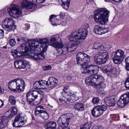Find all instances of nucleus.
<instances>
[{
    "label": "nucleus",
    "mask_w": 129,
    "mask_h": 129,
    "mask_svg": "<svg viewBox=\"0 0 129 129\" xmlns=\"http://www.w3.org/2000/svg\"><path fill=\"white\" fill-rule=\"evenodd\" d=\"M103 27L98 25H96L93 29V31L96 34L101 35L102 34Z\"/></svg>",
    "instance_id": "nucleus-30"
},
{
    "label": "nucleus",
    "mask_w": 129,
    "mask_h": 129,
    "mask_svg": "<svg viewBox=\"0 0 129 129\" xmlns=\"http://www.w3.org/2000/svg\"><path fill=\"white\" fill-rule=\"evenodd\" d=\"M49 45V41L46 38L40 39L35 38L33 39V59L40 61L44 58L43 53L46 51Z\"/></svg>",
    "instance_id": "nucleus-1"
},
{
    "label": "nucleus",
    "mask_w": 129,
    "mask_h": 129,
    "mask_svg": "<svg viewBox=\"0 0 129 129\" xmlns=\"http://www.w3.org/2000/svg\"><path fill=\"white\" fill-rule=\"evenodd\" d=\"M43 94L44 93L42 91H38L33 90V97H34V99L37 98L38 94H40L41 95V97L43 98Z\"/></svg>",
    "instance_id": "nucleus-33"
},
{
    "label": "nucleus",
    "mask_w": 129,
    "mask_h": 129,
    "mask_svg": "<svg viewBox=\"0 0 129 129\" xmlns=\"http://www.w3.org/2000/svg\"><path fill=\"white\" fill-rule=\"evenodd\" d=\"M113 1H114L116 2H120L123 0H112Z\"/></svg>",
    "instance_id": "nucleus-61"
},
{
    "label": "nucleus",
    "mask_w": 129,
    "mask_h": 129,
    "mask_svg": "<svg viewBox=\"0 0 129 129\" xmlns=\"http://www.w3.org/2000/svg\"><path fill=\"white\" fill-rule=\"evenodd\" d=\"M17 41H20V39L19 38H17Z\"/></svg>",
    "instance_id": "nucleus-63"
},
{
    "label": "nucleus",
    "mask_w": 129,
    "mask_h": 129,
    "mask_svg": "<svg viewBox=\"0 0 129 129\" xmlns=\"http://www.w3.org/2000/svg\"><path fill=\"white\" fill-rule=\"evenodd\" d=\"M8 119L4 115L0 118V129L3 128L8 122Z\"/></svg>",
    "instance_id": "nucleus-26"
},
{
    "label": "nucleus",
    "mask_w": 129,
    "mask_h": 129,
    "mask_svg": "<svg viewBox=\"0 0 129 129\" xmlns=\"http://www.w3.org/2000/svg\"><path fill=\"white\" fill-rule=\"evenodd\" d=\"M17 86L18 87L19 92L23 91L25 88V82L22 78H19L16 79Z\"/></svg>",
    "instance_id": "nucleus-19"
},
{
    "label": "nucleus",
    "mask_w": 129,
    "mask_h": 129,
    "mask_svg": "<svg viewBox=\"0 0 129 129\" xmlns=\"http://www.w3.org/2000/svg\"><path fill=\"white\" fill-rule=\"evenodd\" d=\"M73 43L71 45L69 48V49H71L70 51L71 52L74 51L77 48V47Z\"/></svg>",
    "instance_id": "nucleus-48"
},
{
    "label": "nucleus",
    "mask_w": 129,
    "mask_h": 129,
    "mask_svg": "<svg viewBox=\"0 0 129 129\" xmlns=\"http://www.w3.org/2000/svg\"><path fill=\"white\" fill-rule=\"evenodd\" d=\"M101 70L103 72H112L114 74L117 72L116 69L115 67L111 64L108 65L104 66L100 68Z\"/></svg>",
    "instance_id": "nucleus-16"
},
{
    "label": "nucleus",
    "mask_w": 129,
    "mask_h": 129,
    "mask_svg": "<svg viewBox=\"0 0 129 129\" xmlns=\"http://www.w3.org/2000/svg\"><path fill=\"white\" fill-rule=\"evenodd\" d=\"M16 79L11 80L9 82L8 84V88L11 90L13 91H17L19 92L17 86V83L16 82Z\"/></svg>",
    "instance_id": "nucleus-20"
},
{
    "label": "nucleus",
    "mask_w": 129,
    "mask_h": 129,
    "mask_svg": "<svg viewBox=\"0 0 129 129\" xmlns=\"http://www.w3.org/2000/svg\"><path fill=\"white\" fill-rule=\"evenodd\" d=\"M20 7L16 5H12L8 7L7 10L11 16L15 18H18L22 15Z\"/></svg>",
    "instance_id": "nucleus-9"
},
{
    "label": "nucleus",
    "mask_w": 129,
    "mask_h": 129,
    "mask_svg": "<svg viewBox=\"0 0 129 129\" xmlns=\"http://www.w3.org/2000/svg\"><path fill=\"white\" fill-rule=\"evenodd\" d=\"M77 63L83 68L90 61V57L84 53L79 52L76 55Z\"/></svg>",
    "instance_id": "nucleus-8"
},
{
    "label": "nucleus",
    "mask_w": 129,
    "mask_h": 129,
    "mask_svg": "<svg viewBox=\"0 0 129 129\" xmlns=\"http://www.w3.org/2000/svg\"><path fill=\"white\" fill-rule=\"evenodd\" d=\"M28 64L27 62L25 60L20 59L15 60L14 65L16 68L22 69L25 68Z\"/></svg>",
    "instance_id": "nucleus-15"
},
{
    "label": "nucleus",
    "mask_w": 129,
    "mask_h": 129,
    "mask_svg": "<svg viewBox=\"0 0 129 129\" xmlns=\"http://www.w3.org/2000/svg\"><path fill=\"white\" fill-rule=\"evenodd\" d=\"M103 31H102V34H105L107 33L108 31V28H105V27H103Z\"/></svg>",
    "instance_id": "nucleus-55"
},
{
    "label": "nucleus",
    "mask_w": 129,
    "mask_h": 129,
    "mask_svg": "<svg viewBox=\"0 0 129 129\" xmlns=\"http://www.w3.org/2000/svg\"><path fill=\"white\" fill-rule=\"evenodd\" d=\"M45 110L43 106H39L35 109V114L36 116H38L45 120H47L49 118V115Z\"/></svg>",
    "instance_id": "nucleus-11"
},
{
    "label": "nucleus",
    "mask_w": 129,
    "mask_h": 129,
    "mask_svg": "<svg viewBox=\"0 0 129 129\" xmlns=\"http://www.w3.org/2000/svg\"><path fill=\"white\" fill-rule=\"evenodd\" d=\"M91 124V123L90 122L86 123L81 126L80 128L82 129H90Z\"/></svg>",
    "instance_id": "nucleus-39"
},
{
    "label": "nucleus",
    "mask_w": 129,
    "mask_h": 129,
    "mask_svg": "<svg viewBox=\"0 0 129 129\" xmlns=\"http://www.w3.org/2000/svg\"><path fill=\"white\" fill-rule=\"evenodd\" d=\"M63 44L62 43L57 42L55 43L53 46V47L58 48H61L63 46Z\"/></svg>",
    "instance_id": "nucleus-42"
},
{
    "label": "nucleus",
    "mask_w": 129,
    "mask_h": 129,
    "mask_svg": "<svg viewBox=\"0 0 129 129\" xmlns=\"http://www.w3.org/2000/svg\"><path fill=\"white\" fill-rule=\"evenodd\" d=\"M105 102H106L107 105L109 107H113L116 104V101L115 98L109 99L108 98H105Z\"/></svg>",
    "instance_id": "nucleus-25"
},
{
    "label": "nucleus",
    "mask_w": 129,
    "mask_h": 129,
    "mask_svg": "<svg viewBox=\"0 0 129 129\" xmlns=\"http://www.w3.org/2000/svg\"><path fill=\"white\" fill-rule=\"evenodd\" d=\"M3 91L2 89V88L0 85V94H2L3 93Z\"/></svg>",
    "instance_id": "nucleus-62"
},
{
    "label": "nucleus",
    "mask_w": 129,
    "mask_h": 129,
    "mask_svg": "<svg viewBox=\"0 0 129 129\" xmlns=\"http://www.w3.org/2000/svg\"><path fill=\"white\" fill-rule=\"evenodd\" d=\"M27 100L28 104L32 105V91H31L27 93L26 94Z\"/></svg>",
    "instance_id": "nucleus-32"
},
{
    "label": "nucleus",
    "mask_w": 129,
    "mask_h": 129,
    "mask_svg": "<svg viewBox=\"0 0 129 129\" xmlns=\"http://www.w3.org/2000/svg\"><path fill=\"white\" fill-rule=\"evenodd\" d=\"M84 105L82 103H78L75 104L74 106V109L78 111H82L84 109Z\"/></svg>",
    "instance_id": "nucleus-29"
},
{
    "label": "nucleus",
    "mask_w": 129,
    "mask_h": 129,
    "mask_svg": "<svg viewBox=\"0 0 129 129\" xmlns=\"http://www.w3.org/2000/svg\"><path fill=\"white\" fill-rule=\"evenodd\" d=\"M4 105V101L0 99V108L2 107Z\"/></svg>",
    "instance_id": "nucleus-59"
},
{
    "label": "nucleus",
    "mask_w": 129,
    "mask_h": 129,
    "mask_svg": "<svg viewBox=\"0 0 129 129\" xmlns=\"http://www.w3.org/2000/svg\"><path fill=\"white\" fill-rule=\"evenodd\" d=\"M33 86L35 89H40L41 88L40 86V81H36L33 84Z\"/></svg>",
    "instance_id": "nucleus-38"
},
{
    "label": "nucleus",
    "mask_w": 129,
    "mask_h": 129,
    "mask_svg": "<svg viewBox=\"0 0 129 129\" xmlns=\"http://www.w3.org/2000/svg\"><path fill=\"white\" fill-rule=\"evenodd\" d=\"M65 99V101H63L66 103H68V102H75L77 101L79 99V98L75 95L73 93H69L68 96Z\"/></svg>",
    "instance_id": "nucleus-18"
},
{
    "label": "nucleus",
    "mask_w": 129,
    "mask_h": 129,
    "mask_svg": "<svg viewBox=\"0 0 129 129\" xmlns=\"http://www.w3.org/2000/svg\"><path fill=\"white\" fill-rule=\"evenodd\" d=\"M61 51L62 52V53L63 54H66L67 53L68 51L69 50V48L67 47L63 46L61 48Z\"/></svg>",
    "instance_id": "nucleus-43"
},
{
    "label": "nucleus",
    "mask_w": 129,
    "mask_h": 129,
    "mask_svg": "<svg viewBox=\"0 0 129 129\" xmlns=\"http://www.w3.org/2000/svg\"><path fill=\"white\" fill-rule=\"evenodd\" d=\"M21 6L23 8L26 10L31 9L32 8V4L26 0H24L22 2Z\"/></svg>",
    "instance_id": "nucleus-23"
},
{
    "label": "nucleus",
    "mask_w": 129,
    "mask_h": 129,
    "mask_svg": "<svg viewBox=\"0 0 129 129\" xmlns=\"http://www.w3.org/2000/svg\"><path fill=\"white\" fill-rule=\"evenodd\" d=\"M17 110L16 108L14 107L12 108H10L4 115L8 119L12 118L13 115L17 114Z\"/></svg>",
    "instance_id": "nucleus-17"
},
{
    "label": "nucleus",
    "mask_w": 129,
    "mask_h": 129,
    "mask_svg": "<svg viewBox=\"0 0 129 129\" xmlns=\"http://www.w3.org/2000/svg\"><path fill=\"white\" fill-rule=\"evenodd\" d=\"M88 25L86 23L83 25L79 29L73 31L69 36L68 39L69 41H73V43L77 47L81 46V41L85 39L88 33L87 28Z\"/></svg>",
    "instance_id": "nucleus-2"
},
{
    "label": "nucleus",
    "mask_w": 129,
    "mask_h": 129,
    "mask_svg": "<svg viewBox=\"0 0 129 129\" xmlns=\"http://www.w3.org/2000/svg\"><path fill=\"white\" fill-rule=\"evenodd\" d=\"M4 37V31L2 29L0 30V39H2Z\"/></svg>",
    "instance_id": "nucleus-53"
},
{
    "label": "nucleus",
    "mask_w": 129,
    "mask_h": 129,
    "mask_svg": "<svg viewBox=\"0 0 129 129\" xmlns=\"http://www.w3.org/2000/svg\"><path fill=\"white\" fill-rule=\"evenodd\" d=\"M114 53L113 60L114 63L118 64L121 62L125 58L123 51L120 49H117Z\"/></svg>",
    "instance_id": "nucleus-12"
},
{
    "label": "nucleus",
    "mask_w": 129,
    "mask_h": 129,
    "mask_svg": "<svg viewBox=\"0 0 129 129\" xmlns=\"http://www.w3.org/2000/svg\"><path fill=\"white\" fill-rule=\"evenodd\" d=\"M9 43L11 46H14L16 44V42L14 39H11L9 41Z\"/></svg>",
    "instance_id": "nucleus-46"
},
{
    "label": "nucleus",
    "mask_w": 129,
    "mask_h": 129,
    "mask_svg": "<svg viewBox=\"0 0 129 129\" xmlns=\"http://www.w3.org/2000/svg\"><path fill=\"white\" fill-rule=\"evenodd\" d=\"M124 85L126 88L129 89V77L127 79L124 83Z\"/></svg>",
    "instance_id": "nucleus-49"
},
{
    "label": "nucleus",
    "mask_w": 129,
    "mask_h": 129,
    "mask_svg": "<svg viewBox=\"0 0 129 129\" xmlns=\"http://www.w3.org/2000/svg\"><path fill=\"white\" fill-rule=\"evenodd\" d=\"M104 79L103 77L102 76L93 75L87 77L85 82V83L89 86L91 85L94 87L105 88L106 85L103 82Z\"/></svg>",
    "instance_id": "nucleus-6"
},
{
    "label": "nucleus",
    "mask_w": 129,
    "mask_h": 129,
    "mask_svg": "<svg viewBox=\"0 0 129 129\" xmlns=\"http://www.w3.org/2000/svg\"><path fill=\"white\" fill-rule=\"evenodd\" d=\"M69 87L68 85L64 87L63 89V91L61 92V96H60V98L59 100L60 102H62L63 101H65V99L68 96L69 94L68 93V91L67 90L69 89Z\"/></svg>",
    "instance_id": "nucleus-22"
},
{
    "label": "nucleus",
    "mask_w": 129,
    "mask_h": 129,
    "mask_svg": "<svg viewBox=\"0 0 129 129\" xmlns=\"http://www.w3.org/2000/svg\"><path fill=\"white\" fill-rule=\"evenodd\" d=\"M33 3L34 2H33V11L36 10L37 9V5L36 4H34Z\"/></svg>",
    "instance_id": "nucleus-56"
},
{
    "label": "nucleus",
    "mask_w": 129,
    "mask_h": 129,
    "mask_svg": "<svg viewBox=\"0 0 129 129\" xmlns=\"http://www.w3.org/2000/svg\"><path fill=\"white\" fill-rule=\"evenodd\" d=\"M117 104L118 106L120 108L123 107L127 104L124 101L123 99H122V98L121 97L118 101L117 102Z\"/></svg>",
    "instance_id": "nucleus-34"
},
{
    "label": "nucleus",
    "mask_w": 129,
    "mask_h": 129,
    "mask_svg": "<svg viewBox=\"0 0 129 129\" xmlns=\"http://www.w3.org/2000/svg\"><path fill=\"white\" fill-rule=\"evenodd\" d=\"M71 76H69L67 77L66 78V80L68 81H69L71 80Z\"/></svg>",
    "instance_id": "nucleus-60"
},
{
    "label": "nucleus",
    "mask_w": 129,
    "mask_h": 129,
    "mask_svg": "<svg viewBox=\"0 0 129 129\" xmlns=\"http://www.w3.org/2000/svg\"><path fill=\"white\" fill-rule=\"evenodd\" d=\"M121 97L127 104L129 103V92H126Z\"/></svg>",
    "instance_id": "nucleus-35"
},
{
    "label": "nucleus",
    "mask_w": 129,
    "mask_h": 129,
    "mask_svg": "<svg viewBox=\"0 0 129 129\" xmlns=\"http://www.w3.org/2000/svg\"><path fill=\"white\" fill-rule=\"evenodd\" d=\"M9 101L12 105H15L16 103V101L15 97L12 95L9 96Z\"/></svg>",
    "instance_id": "nucleus-37"
},
{
    "label": "nucleus",
    "mask_w": 129,
    "mask_h": 129,
    "mask_svg": "<svg viewBox=\"0 0 129 129\" xmlns=\"http://www.w3.org/2000/svg\"><path fill=\"white\" fill-rule=\"evenodd\" d=\"M92 48L99 51L93 57L94 62L98 65H101L105 63L109 58L108 53L105 51V48L99 43H95Z\"/></svg>",
    "instance_id": "nucleus-3"
},
{
    "label": "nucleus",
    "mask_w": 129,
    "mask_h": 129,
    "mask_svg": "<svg viewBox=\"0 0 129 129\" xmlns=\"http://www.w3.org/2000/svg\"><path fill=\"white\" fill-rule=\"evenodd\" d=\"M46 0H33V2H36L38 4H40L44 2Z\"/></svg>",
    "instance_id": "nucleus-52"
},
{
    "label": "nucleus",
    "mask_w": 129,
    "mask_h": 129,
    "mask_svg": "<svg viewBox=\"0 0 129 129\" xmlns=\"http://www.w3.org/2000/svg\"><path fill=\"white\" fill-rule=\"evenodd\" d=\"M26 120L23 117L20 115H18L15 118L14 121L12 123L13 126L15 127H20L23 126Z\"/></svg>",
    "instance_id": "nucleus-14"
},
{
    "label": "nucleus",
    "mask_w": 129,
    "mask_h": 129,
    "mask_svg": "<svg viewBox=\"0 0 129 129\" xmlns=\"http://www.w3.org/2000/svg\"><path fill=\"white\" fill-rule=\"evenodd\" d=\"M57 56H59L61 55L62 54H63L62 53V52L61 51V49L60 50L58 51L57 53Z\"/></svg>",
    "instance_id": "nucleus-58"
},
{
    "label": "nucleus",
    "mask_w": 129,
    "mask_h": 129,
    "mask_svg": "<svg viewBox=\"0 0 129 129\" xmlns=\"http://www.w3.org/2000/svg\"><path fill=\"white\" fill-rule=\"evenodd\" d=\"M51 69V67L49 65L44 66L43 67V69L44 70H50Z\"/></svg>",
    "instance_id": "nucleus-51"
},
{
    "label": "nucleus",
    "mask_w": 129,
    "mask_h": 129,
    "mask_svg": "<svg viewBox=\"0 0 129 129\" xmlns=\"http://www.w3.org/2000/svg\"><path fill=\"white\" fill-rule=\"evenodd\" d=\"M104 73H106L107 75L108 76H109L110 77H114L116 75L117 73V72H115V73L114 74L112 72H103Z\"/></svg>",
    "instance_id": "nucleus-44"
},
{
    "label": "nucleus",
    "mask_w": 129,
    "mask_h": 129,
    "mask_svg": "<svg viewBox=\"0 0 129 129\" xmlns=\"http://www.w3.org/2000/svg\"><path fill=\"white\" fill-rule=\"evenodd\" d=\"M73 115L71 113L67 114L61 116L57 121V124L61 129H70L67 127L69 122L72 119Z\"/></svg>",
    "instance_id": "nucleus-7"
},
{
    "label": "nucleus",
    "mask_w": 129,
    "mask_h": 129,
    "mask_svg": "<svg viewBox=\"0 0 129 129\" xmlns=\"http://www.w3.org/2000/svg\"><path fill=\"white\" fill-rule=\"evenodd\" d=\"M125 68L126 69L129 71V56L125 59Z\"/></svg>",
    "instance_id": "nucleus-45"
},
{
    "label": "nucleus",
    "mask_w": 129,
    "mask_h": 129,
    "mask_svg": "<svg viewBox=\"0 0 129 129\" xmlns=\"http://www.w3.org/2000/svg\"><path fill=\"white\" fill-rule=\"evenodd\" d=\"M13 55L15 57L19 58L23 55L32 58V41H29L25 44L23 43L17 47L16 50L12 52Z\"/></svg>",
    "instance_id": "nucleus-4"
},
{
    "label": "nucleus",
    "mask_w": 129,
    "mask_h": 129,
    "mask_svg": "<svg viewBox=\"0 0 129 129\" xmlns=\"http://www.w3.org/2000/svg\"><path fill=\"white\" fill-rule=\"evenodd\" d=\"M15 21L11 18H6L3 22V25L5 27V29L9 32L14 31L16 28L15 25Z\"/></svg>",
    "instance_id": "nucleus-10"
},
{
    "label": "nucleus",
    "mask_w": 129,
    "mask_h": 129,
    "mask_svg": "<svg viewBox=\"0 0 129 129\" xmlns=\"http://www.w3.org/2000/svg\"><path fill=\"white\" fill-rule=\"evenodd\" d=\"M109 11L106 8H102L95 11L94 19L95 22L100 24H104L108 21Z\"/></svg>",
    "instance_id": "nucleus-5"
},
{
    "label": "nucleus",
    "mask_w": 129,
    "mask_h": 129,
    "mask_svg": "<svg viewBox=\"0 0 129 129\" xmlns=\"http://www.w3.org/2000/svg\"><path fill=\"white\" fill-rule=\"evenodd\" d=\"M60 17L61 18H63L65 16V13L62 12H60Z\"/></svg>",
    "instance_id": "nucleus-57"
},
{
    "label": "nucleus",
    "mask_w": 129,
    "mask_h": 129,
    "mask_svg": "<svg viewBox=\"0 0 129 129\" xmlns=\"http://www.w3.org/2000/svg\"><path fill=\"white\" fill-rule=\"evenodd\" d=\"M107 104L106 103L105 104H104L101 105H99L97 106L98 107L100 111H101L103 114V112L105 111L107 109Z\"/></svg>",
    "instance_id": "nucleus-36"
},
{
    "label": "nucleus",
    "mask_w": 129,
    "mask_h": 129,
    "mask_svg": "<svg viewBox=\"0 0 129 129\" xmlns=\"http://www.w3.org/2000/svg\"><path fill=\"white\" fill-rule=\"evenodd\" d=\"M83 68V71H82L83 73H90L92 74L91 75H96L98 70L97 66L88 65V64Z\"/></svg>",
    "instance_id": "nucleus-13"
},
{
    "label": "nucleus",
    "mask_w": 129,
    "mask_h": 129,
    "mask_svg": "<svg viewBox=\"0 0 129 129\" xmlns=\"http://www.w3.org/2000/svg\"><path fill=\"white\" fill-rule=\"evenodd\" d=\"M49 20L53 25H57L59 24V20L54 15H51L50 17Z\"/></svg>",
    "instance_id": "nucleus-28"
},
{
    "label": "nucleus",
    "mask_w": 129,
    "mask_h": 129,
    "mask_svg": "<svg viewBox=\"0 0 129 129\" xmlns=\"http://www.w3.org/2000/svg\"><path fill=\"white\" fill-rule=\"evenodd\" d=\"M41 89H45L49 87L48 80L47 81L44 80H40Z\"/></svg>",
    "instance_id": "nucleus-31"
},
{
    "label": "nucleus",
    "mask_w": 129,
    "mask_h": 129,
    "mask_svg": "<svg viewBox=\"0 0 129 129\" xmlns=\"http://www.w3.org/2000/svg\"><path fill=\"white\" fill-rule=\"evenodd\" d=\"M60 127L59 126V127H58V129H61V128H60Z\"/></svg>",
    "instance_id": "nucleus-64"
},
{
    "label": "nucleus",
    "mask_w": 129,
    "mask_h": 129,
    "mask_svg": "<svg viewBox=\"0 0 129 129\" xmlns=\"http://www.w3.org/2000/svg\"><path fill=\"white\" fill-rule=\"evenodd\" d=\"M100 101V99L99 98L95 97L93 98L92 100V102L94 104H96L98 103Z\"/></svg>",
    "instance_id": "nucleus-47"
},
{
    "label": "nucleus",
    "mask_w": 129,
    "mask_h": 129,
    "mask_svg": "<svg viewBox=\"0 0 129 129\" xmlns=\"http://www.w3.org/2000/svg\"><path fill=\"white\" fill-rule=\"evenodd\" d=\"M49 86L50 87H55L58 83V80L53 77H50L48 80Z\"/></svg>",
    "instance_id": "nucleus-21"
},
{
    "label": "nucleus",
    "mask_w": 129,
    "mask_h": 129,
    "mask_svg": "<svg viewBox=\"0 0 129 129\" xmlns=\"http://www.w3.org/2000/svg\"><path fill=\"white\" fill-rule=\"evenodd\" d=\"M92 115L94 117H97L102 115V113L97 106H96L91 110Z\"/></svg>",
    "instance_id": "nucleus-24"
},
{
    "label": "nucleus",
    "mask_w": 129,
    "mask_h": 129,
    "mask_svg": "<svg viewBox=\"0 0 129 129\" xmlns=\"http://www.w3.org/2000/svg\"><path fill=\"white\" fill-rule=\"evenodd\" d=\"M56 41L57 39L56 38L54 37H52L50 39L49 45L52 46L55 44V43L56 42Z\"/></svg>",
    "instance_id": "nucleus-41"
},
{
    "label": "nucleus",
    "mask_w": 129,
    "mask_h": 129,
    "mask_svg": "<svg viewBox=\"0 0 129 129\" xmlns=\"http://www.w3.org/2000/svg\"><path fill=\"white\" fill-rule=\"evenodd\" d=\"M104 127L102 126H99L93 127L91 129H103Z\"/></svg>",
    "instance_id": "nucleus-54"
},
{
    "label": "nucleus",
    "mask_w": 129,
    "mask_h": 129,
    "mask_svg": "<svg viewBox=\"0 0 129 129\" xmlns=\"http://www.w3.org/2000/svg\"><path fill=\"white\" fill-rule=\"evenodd\" d=\"M56 126V124L55 122L50 121L46 124L45 127L46 129H55Z\"/></svg>",
    "instance_id": "nucleus-27"
},
{
    "label": "nucleus",
    "mask_w": 129,
    "mask_h": 129,
    "mask_svg": "<svg viewBox=\"0 0 129 129\" xmlns=\"http://www.w3.org/2000/svg\"><path fill=\"white\" fill-rule=\"evenodd\" d=\"M29 41H32V40L28 39L27 38L25 37H22L20 39V41L21 42H23L24 41L26 42V41L24 44H25L27 42Z\"/></svg>",
    "instance_id": "nucleus-50"
},
{
    "label": "nucleus",
    "mask_w": 129,
    "mask_h": 129,
    "mask_svg": "<svg viewBox=\"0 0 129 129\" xmlns=\"http://www.w3.org/2000/svg\"><path fill=\"white\" fill-rule=\"evenodd\" d=\"M71 18L70 17H67L66 19L62 18L61 21V23L63 25H66V24L68 23L69 22Z\"/></svg>",
    "instance_id": "nucleus-40"
}]
</instances>
